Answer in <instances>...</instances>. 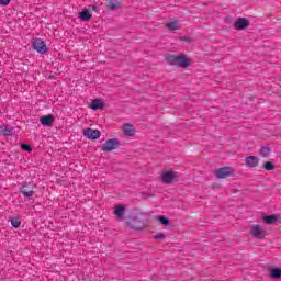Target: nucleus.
<instances>
[{"label":"nucleus","instance_id":"18","mask_svg":"<svg viewBox=\"0 0 281 281\" xmlns=\"http://www.w3.org/2000/svg\"><path fill=\"white\" fill-rule=\"evenodd\" d=\"M124 212H126V209L124 207V205L119 204L116 205L115 210H114V214L115 216H117V218H124Z\"/></svg>","mask_w":281,"mask_h":281},{"label":"nucleus","instance_id":"19","mask_svg":"<svg viewBox=\"0 0 281 281\" xmlns=\"http://www.w3.org/2000/svg\"><path fill=\"white\" fill-rule=\"evenodd\" d=\"M263 222H266L267 225H273L274 223H278V216L276 215L263 216Z\"/></svg>","mask_w":281,"mask_h":281},{"label":"nucleus","instance_id":"2","mask_svg":"<svg viewBox=\"0 0 281 281\" xmlns=\"http://www.w3.org/2000/svg\"><path fill=\"white\" fill-rule=\"evenodd\" d=\"M162 183L170 186L171 183H176L179 181V172L177 171H165L162 172V178H161Z\"/></svg>","mask_w":281,"mask_h":281},{"label":"nucleus","instance_id":"27","mask_svg":"<svg viewBox=\"0 0 281 281\" xmlns=\"http://www.w3.org/2000/svg\"><path fill=\"white\" fill-rule=\"evenodd\" d=\"M154 238H155V240H159V239L166 238V235L164 233H160V234L155 235Z\"/></svg>","mask_w":281,"mask_h":281},{"label":"nucleus","instance_id":"8","mask_svg":"<svg viewBox=\"0 0 281 281\" xmlns=\"http://www.w3.org/2000/svg\"><path fill=\"white\" fill-rule=\"evenodd\" d=\"M85 137L88 139H99L101 133L99 130H93V128H87L83 131Z\"/></svg>","mask_w":281,"mask_h":281},{"label":"nucleus","instance_id":"25","mask_svg":"<svg viewBox=\"0 0 281 281\" xmlns=\"http://www.w3.org/2000/svg\"><path fill=\"white\" fill-rule=\"evenodd\" d=\"M22 150H26V153H32V146L27 144H22Z\"/></svg>","mask_w":281,"mask_h":281},{"label":"nucleus","instance_id":"12","mask_svg":"<svg viewBox=\"0 0 281 281\" xmlns=\"http://www.w3.org/2000/svg\"><path fill=\"white\" fill-rule=\"evenodd\" d=\"M123 133L128 137H133L135 135V126H133L131 123L123 125Z\"/></svg>","mask_w":281,"mask_h":281},{"label":"nucleus","instance_id":"9","mask_svg":"<svg viewBox=\"0 0 281 281\" xmlns=\"http://www.w3.org/2000/svg\"><path fill=\"white\" fill-rule=\"evenodd\" d=\"M250 22L245 18H238L234 24L235 30H245V27H249Z\"/></svg>","mask_w":281,"mask_h":281},{"label":"nucleus","instance_id":"7","mask_svg":"<svg viewBox=\"0 0 281 281\" xmlns=\"http://www.w3.org/2000/svg\"><path fill=\"white\" fill-rule=\"evenodd\" d=\"M234 175V169L232 167H222L215 171V176L218 179H227V177H232Z\"/></svg>","mask_w":281,"mask_h":281},{"label":"nucleus","instance_id":"20","mask_svg":"<svg viewBox=\"0 0 281 281\" xmlns=\"http://www.w3.org/2000/svg\"><path fill=\"white\" fill-rule=\"evenodd\" d=\"M270 153H271V148H269V147H261L259 150V155L261 157H269Z\"/></svg>","mask_w":281,"mask_h":281},{"label":"nucleus","instance_id":"29","mask_svg":"<svg viewBox=\"0 0 281 281\" xmlns=\"http://www.w3.org/2000/svg\"><path fill=\"white\" fill-rule=\"evenodd\" d=\"M181 41H184L186 43H190V37H180Z\"/></svg>","mask_w":281,"mask_h":281},{"label":"nucleus","instance_id":"4","mask_svg":"<svg viewBox=\"0 0 281 281\" xmlns=\"http://www.w3.org/2000/svg\"><path fill=\"white\" fill-rule=\"evenodd\" d=\"M127 227H130L131 229H144L146 227V223L144 222V220H142L140 217H131L127 222H126Z\"/></svg>","mask_w":281,"mask_h":281},{"label":"nucleus","instance_id":"24","mask_svg":"<svg viewBox=\"0 0 281 281\" xmlns=\"http://www.w3.org/2000/svg\"><path fill=\"white\" fill-rule=\"evenodd\" d=\"M158 220L160 221L161 225H170V220L166 216H159Z\"/></svg>","mask_w":281,"mask_h":281},{"label":"nucleus","instance_id":"10","mask_svg":"<svg viewBox=\"0 0 281 281\" xmlns=\"http://www.w3.org/2000/svg\"><path fill=\"white\" fill-rule=\"evenodd\" d=\"M14 133V127L11 125L2 124L0 125V135H3L4 137H10Z\"/></svg>","mask_w":281,"mask_h":281},{"label":"nucleus","instance_id":"5","mask_svg":"<svg viewBox=\"0 0 281 281\" xmlns=\"http://www.w3.org/2000/svg\"><path fill=\"white\" fill-rule=\"evenodd\" d=\"M250 234L251 236H254V238H258L259 240H261L262 238H265V236H267V231L265 229V227L256 224L251 227Z\"/></svg>","mask_w":281,"mask_h":281},{"label":"nucleus","instance_id":"26","mask_svg":"<svg viewBox=\"0 0 281 281\" xmlns=\"http://www.w3.org/2000/svg\"><path fill=\"white\" fill-rule=\"evenodd\" d=\"M265 168H266L267 170H273L274 167H273V164H272V162H269V161H268V162L265 164Z\"/></svg>","mask_w":281,"mask_h":281},{"label":"nucleus","instance_id":"17","mask_svg":"<svg viewBox=\"0 0 281 281\" xmlns=\"http://www.w3.org/2000/svg\"><path fill=\"white\" fill-rule=\"evenodd\" d=\"M166 27L171 32H175L177 30H181V24H179V21H170L166 23Z\"/></svg>","mask_w":281,"mask_h":281},{"label":"nucleus","instance_id":"11","mask_svg":"<svg viewBox=\"0 0 281 281\" xmlns=\"http://www.w3.org/2000/svg\"><path fill=\"white\" fill-rule=\"evenodd\" d=\"M106 1H108L106 8L112 12H115V10H120V8H122V0H106Z\"/></svg>","mask_w":281,"mask_h":281},{"label":"nucleus","instance_id":"3","mask_svg":"<svg viewBox=\"0 0 281 281\" xmlns=\"http://www.w3.org/2000/svg\"><path fill=\"white\" fill-rule=\"evenodd\" d=\"M120 146H122V144L120 143V139L111 138L103 144V146L101 147V150H103V153H111L112 150H117Z\"/></svg>","mask_w":281,"mask_h":281},{"label":"nucleus","instance_id":"22","mask_svg":"<svg viewBox=\"0 0 281 281\" xmlns=\"http://www.w3.org/2000/svg\"><path fill=\"white\" fill-rule=\"evenodd\" d=\"M271 278H281V269L280 268L272 269Z\"/></svg>","mask_w":281,"mask_h":281},{"label":"nucleus","instance_id":"6","mask_svg":"<svg viewBox=\"0 0 281 281\" xmlns=\"http://www.w3.org/2000/svg\"><path fill=\"white\" fill-rule=\"evenodd\" d=\"M32 47L37 52L38 54H45L47 52V45L43 40L41 38H35L32 41Z\"/></svg>","mask_w":281,"mask_h":281},{"label":"nucleus","instance_id":"23","mask_svg":"<svg viewBox=\"0 0 281 281\" xmlns=\"http://www.w3.org/2000/svg\"><path fill=\"white\" fill-rule=\"evenodd\" d=\"M20 192H21V194H23V196H25L26 199H32V196H34V191L21 190Z\"/></svg>","mask_w":281,"mask_h":281},{"label":"nucleus","instance_id":"15","mask_svg":"<svg viewBox=\"0 0 281 281\" xmlns=\"http://www.w3.org/2000/svg\"><path fill=\"white\" fill-rule=\"evenodd\" d=\"M90 109H92V111H99L100 109H104V102L99 99H94L90 104Z\"/></svg>","mask_w":281,"mask_h":281},{"label":"nucleus","instance_id":"14","mask_svg":"<svg viewBox=\"0 0 281 281\" xmlns=\"http://www.w3.org/2000/svg\"><path fill=\"white\" fill-rule=\"evenodd\" d=\"M246 166H248V168H256V167H258V157H256V156H248L246 158Z\"/></svg>","mask_w":281,"mask_h":281},{"label":"nucleus","instance_id":"21","mask_svg":"<svg viewBox=\"0 0 281 281\" xmlns=\"http://www.w3.org/2000/svg\"><path fill=\"white\" fill-rule=\"evenodd\" d=\"M11 225L12 227H15V228L21 227V220L19 217L11 218Z\"/></svg>","mask_w":281,"mask_h":281},{"label":"nucleus","instance_id":"1","mask_svg":"<svg viewBox=\"0 0 281 281\" xmlns=\"http://www.w3.org/2000/svg\"><path fill=\"white\" fill-rule=\"evenodd\" d=\"M166 60L173 67H182V69L190 67V59L186 55H167Z\"/></svg>","mask_w":281,"mask_h":281},{"label":"nucleus","instance_id":"16","mask_svg":"<svg viewBox=\"0 0 281 281\" xmlns=\"http://www.w3.org/2000/svg\"><path fill=\"white\" fill-rule=\"evenodd\" d=\"M78 16L81 19V21H91L93 15L88 9H85L83 11L78 13Z\"/></svg>","mask_w":281,"mask_h":281},{"label":"nucleus","instance_id":"28","mask_svg":"<svg viewBox=\"0 0 281 281\" xmlns=\"http://www.w3.org/2000/svg\"><path fill=\"white\" fill-rule=\"evenodd\" d=\"M0 5H10V0H0Z\"/></svg>","mask_w":281,"mask_h":281},{"label":"nucleus","instance_id":"30","mask_svg":"<svg viewBox=\"0 0 281 281\" xmlns=\"http://www.w3.org/2000/svg\"><path fill=\"white\" fill-rule=\"evenodd\" d=\"M92 10H93V12H98V7L92 5Z\"/></svg>","mask_w":281,"mask_h":281},{"label":"nucleus","instance_id":"13","mask_svg":"<svg viewBox=\"0 0 281 281\" xmlns=\"http://www.w3.org/2000/svg\"><path fill=\"white\" fill-rule=\"evenodd\" d=\"M40 122L42 126H52V124H54V116L52 115L41 116Z\"/></svg>","mask_w":281,"mask_h":281}]
</instances>
